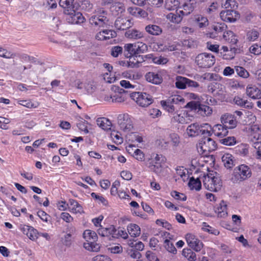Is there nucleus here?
I'll use <instances>...</instances> for the list:
<instances>
[{"mask_svg": "<svg viewBox=\"0 0 261 261\" xmlns=\"http://www.w3.org/2000/svg\"><path fill=\"white\" fill-rule=\"evenodd\" d=\"M125 36L129 39H138L143 37V33L136 29H130L125 33Z\"/></svg>", "mask_w": 261, "mask_h": 261, "instance_id": "nucleus-24", "label": "nucleus"}, {"mask_svg": "<svg viewBox=\"0 0 261 261\" xmlns=\"http://www.w3.org/2000/svg\"><path fill=\"white\" fill-rule=\"evenodd\" d=\"M20 105L28 108H36L38 107V105L32 102L30 100H22Z\"/></svg>", "mask_w": 261, "mask_h": 261, "instance_id": "nucleus-59", "label": "nucleus"}, {"mask_svg": "<svg viewBox=\"0 0 261 261\" xmlns=\"http://www.w3.org/2000/svg\"><path fill=\"white\" fill-rule=\"evenodd\" d=\"M149 116L152 118H158L161 116L162 112L160 110L155 108L150 109L148 112Z\"/></svg>", "mask_w": 261, "mask_h": 261, "instance_id": "nucleus-54", "label": "nucleus"}, {"mask_svg": "<svg viewBox=\"0 0 261 261\" xmlns=\"http://www.w3.org/2000/svg\"><path fill=\"white\" fill-rule=\"evenodd\" d=\"M156 143L158 146L163 149H167L169 144V142L164 139L157 140Z\"/></svg>", "mask_w": 261, "mask_h": 261, "instance_id": "nucleus-55", "label": "nucleus"}, {"mask_svg": "<svg viewBox=\"0 0 261 261\" xmlns=\"http://www.w3.org/2000/svg\"><path fill=\"white\" fill-rule=\"evenodd\" d=\"M221 121L223 125L227 129H232L235 128L238 124L236 117L233 115L225 114L221 117Z\"/></svg>", "mask_w": 261, "mask_h": 261, "instance_id": "nucleus-14", "label": "nucleus"}, {"mask_svg": "<svg viewBox=\"0 0 261 261\" xmlns=\"http://www.w3.org/2000/svg\"><path fill=\"white\" fill-rule=\"evenodd\" d=\"M182 255L189 261H195L196 255L191 249L184 248L182 251Z\"/></svg>", "mask_w": 261, "mask_h": 261, "instance_id": "nucleus-31", "label": "nucleus"}, {"mask_svg": "<svg viewBox=\"0 0 261 261\" xmlns=\"http://www.w3.org/2000/svg\"><path fill=\"white\" fill-rule=\"evenodd\" d=\"M30 229L29 230V232H28L27 236L32 241L36 240L38 238L39 233L38 232L37 229H35L32 226Z\"/></svg>", "mask_w": 261, "mask_h": 261, "instance_id": "nucleus-48", "label": "nucleus"}, {"mask_svg": "<svg viewBox=\"0 0 261 261\" xmlns=\"http://www.w3.org/2000/svg\"><path fill=\"white\" fill-rule=\"evenodd\" d=\"M186 239L188 245L193 250L197 252L201 250L203 243L194 234L188 233L186 236Z\"/></svg>", "mask_w": 261, "mask_h": 261, "instance_id": "nucleus-15", "label": "nucleus"}, {"mask_svg": "<svg viewBox=\"0 0 261 261\" xmlns=\"http://www.w3.org/2000/svg\"><path fill=\"white\" fill-rule=\"evenodd\" d=\"M251 176V168L245 164H242L234 169L232 180L233 182H240L247 180Z\"/></svg>", "mask_w": 261, "mask_h": 261, "instance_id": "nucleus-6", "label": "nucleus"}, {"mask_svg": "<svg viewBox=\"0 0 261 261\" xmlns=\"http://www.w3.org/2000/svg\"><path fill=\"white\" fill-rule=\"evenodd\" d=\"M146 57L139 55H135L129 62V66L135 67L138 66L139 63L146 60Z\"/></svg>", "mask_w": 261, "mask_h": 261, "instance_id": "nucleus-25", "label": "nucleus"}, {"mask_svg": "<svg viewBox=\"0 0 261 261\" xmlns=\"http://www.w3.org/2000/svg\"><path fill=\"white\" fill-rule=\"evenodd\" d=\"M233 101L238 106L245 108H251L252 107L251 102H249L247 100H244L239 96H235L233 98Z\"/></svg>", "mask_w": 261, "mask_h": 261, "instance_id": "nucleus-29", "label": "nucleus"}, {"mask_svg": "<svg viewBox=\"0 0 261 261\" xmlns=\"http://www.w3.org/2000/svg\"><path fill=\"white\" fill-rule=\"evenodd\" d=\"M145 255L149 261H159L156 254L151 251H147Z\"/></svg>", "mask_w": 261, "mask_h": 261, "instance_id": "nucleus-58", "label": "nucleus"}, {"mask_svg": "<svg viewBox=\"0 0 261 261\" xmlns=\"http://www.w3.org/2000/svg\"><path fill=\"white\" fill-rule=\"evenodd\" d=\"M216 212L218 213V215L220 217H224L227 216V207L226 204L224 201H222L220 203V205L217 208Z\"/></svg>", "mask_w": 261, "mask_h": 261, "instance_id": "nucleus-35", "label": "nucleus"}, {"mask_svg": "<svg viewBox=\"0 0 261 261\" xmlns=\"http://www.w3.org/2000/svg\"><path fill=\"white\" fill-rule=\"evenodd\" d=\"M133 24L131 19L124 17H118L115 22V27L119 30H126L130 28Z\"/></svg>", "mask_w": 261, "mask_h": 261, "instance_id": "nucleus-17", "label": "nucleus"}, {"mask_svg": "<svg viewBox=\"0 0 261 261\" xmlns=\"http://www.w3.org/2000/svg\"><path fill=\"white\" fill-rule=\"evenodd\" d=\"M108 13L103 8H98L89 18V22L95 28H106L109 25Z\"/></svg>", "mask_w": 261, "mask_h": 261, "instance_id": "nucleus-3", "label": "nucleus"}, {"mask_svg": "<svg viewBox=\"0 0 261 261\" xmlns=\"http://www.w3.org/2000/svg\"><path fill=\"white\" fill-rule=\"evenodd\" d=\"M236 71L237 73L241 77L247 78L249 76V72L243 67L236 66Z\"/></svg>", "mask_w": 261, "mask_h": 261, "instance_id": "nucleus-45", "label": "nucleus"}, {"mask_svg": "<svg viewBox=\"0 0 261 261\" xmlns=\"http://www.w3.org/2000/svg\"><path fill=\"white\" fill-rule=\"evenodd\" d=\"M153 63L158 64H165L168 61V59L166 58L160 57L159 58L156 57L152 59Z\"/></svg>", "mask_w": 261, "mask_h": 261, "instance_id": "nucleus-64", "label": "nucleus"}, {"mask_svg": "<svg viewBox=\"0 0 261 261\" xmlns=\"http://www.w3.org/2000/svg\"><path fill=\"white\" fill-rule=\"evenodd\" d=\"M212 126L208 123L199 125L198 123H192L187 128V133L190 137H195L200 134L211 136Z\"/></svg>", "mask_w": 261, "mask_h": 261, "instance_id": "nucleus-5", "label": "nucleus"}, {"mask_svg": "<svg viewBox=\"0 0 261 261\" xmlns=\"http://www.w3.org/2000/svg\"><path fill=\"white\" fill-rule=\"evenodd\" d=\"M164 247L165 249L169 252L173 254H176L177 250L174 247V244L169 240L166 239L164 242Z\"/></svg>", "mask_w": 261, "mask_h": 261, "instance_id": "nucleus-39", "label": "nucleus"}, {"mask_svg": "<svg viewBox=\"0 0 261 261\" xmlns=\"http://www.w3.org/2000/svg\"><path fill=\"white\" fill-rule=\"evenodd\" d=\"M185 102V99L181 96L174 95L165 100H161V105L165 111L174 115L172 119V121L184 124L187 123L185 115L184 113L182 115L180 113L178 114V112Z\"/></svg>", "mask_w": 261, "mask_h": 261, "instance_id": "nucleus-1", "label": "nucleus"}, {"mask_svg": "<svg viewBox=\"0 0 261 261\" xmlns=\"http://www.w3.org/2000/svg\"><path fill=\"white\" fill-rule=\"evenodd\" d=\"M211 133L219 138H224L227 135L228 131L224 125L218 124L212 127Z\"/></svg>", "mask_w": 261, "mask_h": 261, "instance_id": "nucleus-19", "label": "nucleus"}, {"mask_svg": "<svg viewBox=\"0 0 261 261\" xmlns=\"http://www.w3.org/2000/svg\"><path fill=\"white\" fill-rule=\"evenodd\" d=\"M203 229L205 231L208 232V233L215 236H217L219 234V231L217 229H215L209 225H207L206 223L205 222L203 223Z\"/></svg>", "mask_w": 261, "mask_h": 261, "instance_id": "nucleus-50", "label": "nucleus"}, {"mask_svg": "<svg viewBox=\"0 0 261 261\" xmlns=\"http://www.w3.org/2000/svg\"><path fill=\"white\" fill-rule=\"evenodd\" d=\"M239 16V14L237 11L232 10L222 11L220 13L221 19L224 21L228 22L236 21Z\"/></svg>", "mask_w": 261, "mask_h": 261, "instance_id": "nucleus-16", "label": "nucleus"}, {"mask_svg": "<svg viewBox=\"0 0 261 261\" xmlns=\"http://www.w3.org/2000/svg\"><path fill=\"white\" fill-rule=\"evenodd\" d=\"M182 15L181 13L176 11L175 13H170L167 15V18L170 21L178 23L181 22L182 19Z\"/></svg>", "mask_w": 261, "mask_h": 261, "instance_id": "nucleus-28", "label": "nucleus"}, {"mask_svg": "<svg viewBox=\"0 0 261 261\" xmlns=\"http://www.w3.org/2000/svg\"><path fill=\"white\" fill-rule=\"evenodd\" d=\"M134 156L138 161H142L144 158V154L140 149H136L134 151Z\"/></svg>", "mask_w": 261, "mask_h": 261, "instance_id": "nucleus-63", "label": "nucleus"}, {"mask_svg": "<svg viewBox=\"0 0 261 261\" xmlns=\"http://www.w3.org/2000/svg\"><path fill=\"white\" fill-rule=\"evenodd\" d=\"M246 94L252 99L261 98V90L255 85H248L246 88Z\"/></svg>", "mask_w": 261, "mask_h": 261, "instance_id": "nucleus-21", "label": "nucleus"}, {"mask_svg": "<svg viewBox=\"0 0 261 261\" xmlns=\"http://www.w3.org/2000/svg\"><path fill=\"white\" fill-rule=\"evenodd\" d=\"M259 36V33L255 30H251L247 33V39L249 41H254Z\"/></svg>", "mask_w": 261, "mask_h": 261, "instance_id": "nucleus-42", "label": "nucleus"}, {"mask_svg": "<svg viewBox=\"0 0 261 261\" xmlns=\"http://www.w3.org/2000/svg\"><path fill=\"white\" fill-rule=\"evenodd\" d=\"M258 138L255 137L251 139L253 147L257 150L256 158L261 160V141H258Z\"/></svg>", "mask_w": 261, "mask_h": 261, "instance_id": "nucleus-34", "label": "nucleus"}, {"mask_svg": "<svg viewBox=\"0 0 261 261\" xmlns=\"http://www.w3.org/2000/svg\"><path fill=\"white\" fill-rule=\"evenodd\" d=\"M117 123L124 132H128L133 128V121L127 114H119L117 117Z\"/></svg>", "mask_w": 261, "mask_h": 261, "instance_id": "nucleus-10", "label": "nucleus"}, {"mask_svg": "<svg viewBox=\"0 0 261 261\" xmlns=\"http://www.w3.org/2000/svg\"><path fill=\"white\" fill-rule=\"evenodd\" d=\"M178 0H166L165 8L169 11L176 10L179 6Z\"/></svg>", "mask_w": 261, "mask_h": 261, "instance_id": "nucleus-33", "label": "nucleus"}, {"mask_svg": "<svg viewBox=\"0 0 261 261\" xmlns=\"http://www.w3.org/2000/svg\"><path fill=\"white\" fill-rule=\"evenodd\" d=\"M97 124L105 130H110L112 126L111 122L107 118H99L96 120Z\"/></svg>", "mask_w": 261, "mask_h": 261, "instance_id": "nucleus-26", "label": "nucleus"}, {"mask_svg": "<svg viewBox=\"0 0 261 261\" xmlns=\"http://www.w3.org/2000/svg\"><path fill=\"white\" fill-rule=\"evenodd\" d=\"M146 32L154 36L160 35L162 33V28L156 24H148L145 28Z\"/></svg>", "mask_w": 261, "mask_h": 261, "instance_id": "nucleus-23", "label": "nucleus"}, {"mask_svg": "<svg viewBox=\"0 0 261 261\" xmlns=\"http://www.w3.org/2000/svg\"><path fill=\"white\" fill-rule=\"evenodd\" d=\"M236 2L234 0H226L224 3H222V7L225 9H233L234 8Z\"/></svg>", "mask_w": 261, "mask_h": 261, "instance_id": "nucleus-60", "label": "nucleus"}, {"mask_svg": "<svg viewBox=\"0 0 261 261\" xmlns=\"http://www.w3.org/2000/svg\"><path fill=\"white\" fill-rule=\"evenodd\" d=\"M249 50L251 53L258 55L261 54V46L257 44H253L250 47Z\"/></svg>", "mask_w": 261, "mask_h": 261, "instance_id": "nucleus-56", "label": "nucleus"}, {"mask_svg": "<svg viewBox=\"0 0 261 261\" xmlns=\"http://www.w3.org/2000/svg\"><path fill=\"white\" fill-rule=\"evenodd\" d=\"M152 164L153 163H147V167L149 170L157 174L161 173L163 170V167L161 164L156 163L155 165H153Z\"/></svg>", "mask_w": 261, "mask_h": 261, "instance_id": "nucleus-36", "label": "nucleus"}, {"mask_svg": "<svg viewBox=\"0 0 261 261\" xmlns=\"http://www.w3.org/2000/svg\"><path fill=\"white\" fill-rule=\"evenodd\" d=\"M106 40L115 37L117 36L116 32L112 30H104Z\"/></svg>", "mask_w": 261, "mask_h": 261, "instance_id": "nucleus-62", "label": "nucleus"}, {"mask_svg": "<svg viewBox=\"0 0 261 261\" xmlns=\"http://www.w3.org/2000/svg\"><path fill=\"white\" fill-rule=\"evenodd\" d=\"M130 97L136 100L137 104L142 107H148L153 101L152 96L146 93L133 92L130 94Z\"/></svg>", "mask_w": 261, "mask_h": 261, "instance_id": "nucleus-8", "label": "nucleus"}, {"mask_svg": "<svg viewBox=\"0 0 261 261\" xmlns=\"http://www.w3.org/2000/svg\"><path fill=\"white\" fill-rule=\"evenodd\" d=\"M110 136L116 144H120L123 142V138L118 134V132L113 131L111 132Z\"/></svg>", "mask_w": 261, "mask_h": 261, "instance_id": "nucleus-47", "label": "nucleus"}, {"mask_svg": "<svg viewBox=\"0 0 261 261\" xmlns=\"http://www.w3.org/2000/svg\"><path fill=\"white\" fill-rule=\"evenodd\" d=\"M136 55L144 53L147 50V46L142 42L135 43Z\"/></svg>", "mask_w": 261, "mask_h": 261, "instance_id": "nucleus-43", "label": "nucleus"}, {"mask_svg": "<svg viewBox=\"0 0 261 261\" xmlns=\"http://www.w3.org/2000/svg\"><path fill=\"white\" fill-rule=\"evenodd\" d=\"M191 110L196 111L202 116H207L212 113V109L208 106L203 105L199 102L192 101L187 103L185 107Z\"/></svg>", "mask_w": 261, "mask_h": 261, "instance_id": "nucleus-9", "label": "nucleus"}, {"mask_svg": "<svg viewBox=\"0 0 261 261\" xmlns=\"http://www.w3.org/2000/svg\"><path fill=\"white\" fill-rule=\"evenodd\" d=\"M70 204L72 206V210H74L76 213H82L83 208L82 206L75 200L70 199Z\"/></svg>", "mask_w": 261, "mask_h": 261, "instance_id": "nucleus-49", "label": "nucleus"}, {"mask_svg": "<svg viewBox=\"0 0 261 261\" xmlns=\"http://www.w3.org/2000/svg\"><path fill=\"white\" fill-rule=\"evenodd\" d=\"M81 7L83 9L89 11L92 9L93 5L89 1L84 0L81 2Z\"/></svg>", "mask_w": 261, "mask_h": 261, "instance_id": "nucleus-61", "label": "nucleus"}, {"mask_svg": "<svg viewBox=\"0 0 261 261\" xmlns=\"http://www.w3.org/2000/svg\"><path fill=\"white\" fill-rule=\"evenodd\" d=\"M197 4L196 0H186L182 5L184 10H179L182 15H188L195 9Z\"/></svg>", "mask_w": 261, "mask_h": 261, "instance_id": "nucleus-18", "label": "nucleus"}, {"mask_svg": "<svg viewBox=\"0 0 261 261\" xmlns=\"http://www.w3.org/2000/svg\"><path fill=\"white\" fill-rule=\"evenodd\" d=\"M127 231L131 237L136 238L141 233L140 227L135 224H130L127 226Z\"/></svg>", "mask_w": 261, "mask_h": 261, "instance_id": "nucleus-27", "label": "nucleus"}, {"mask_svg": "<svg viewBox=\"0 0 261 261\" xmlns=\"http://www.w3.org/2000/svg\"><path fill=\"white\" fill-rule=\"evenodd\" d=\"M146 80L153 84L159 85L163 82V78L161 74L154 72H149L145 75Z\"/></svg>", "mask_w": 261, "mask_h": 261, "instance_id": "nucleus-20", "label": "nucleus"}, {"mask_svg": "<svg viewBox=\"0 0 261 261\" xmlns=\"http://www.w3.org/2000/svg\"><path fill=\"white\" fill-rule=\"evenodd\" d=\"M203 186L205 189L212 192L219 191L222 187V181L219 173L211 171L203 176Z\"/></svg>", "mask_w": 261, "mask_h": 261, "instance_id": "nucleus-2", "label": "nucleus"}, {"mask_svg": "<svg viewBox=\"0 0 261 261\" xmlns=\"http://www.w3.org/2000/svg\"><path fill=\"white\" fill-rule=\"evenodd\" d=\"M169 139L171 144L173 147H177L180 143L179 135L175 133L170 134Z\"/></svg>", "mask_w": 261, "mask_h": 261, "instance_id": "nucleus-38", "label": "nucleus"}, {"mask_svg": "<svg viewBox=\"0 0 261 261\" xmlns=\"http://www.w3.org/2000/svg\"><path fill=\"white\" fill-rule=\"evenodd\" d=\"M128 254L130 257L134 259H140L142 256L139 251L133 249L128 251Z\"/></svg>", "mask_w": 261, "mask_h": 261, "instance_id": "nucleus-57", "label": "nucleus"}, {"mask_svg": "<svg viewBox=\"0 0 261 261\" xmlns=\"http://www.w3.org/2000/svg\"><path fill=\"white\" fill-rule=\"evenodd\" d=\"M67 14L66 20L68 22L71 24H78L83 23L85 19L82 14L75 11L74 9L65 13Z\"/></svg>", "mask_w": 261, "mask_h": 261, "instance_id": "nucleus-12", "label": "nucleus"}, {"mask_svg": "<svg viewBox=\"0 0 261 261\" xmlns=\"http://www.w3.org/2000/svg\"><path fill=\"white\" fill-rule=\"evenodd\" d=\"M222 162L225 167L231 168L233 166V157L230 154H224L222 158Z\"/></svg>", "mask_w": 261, "mask_h": 261, "instance_id": "nucleus-32", "label": "nucleus"}, {"mask_svg": "<svg viewBox=\"0 0 261 261\" xmlns=\"http://www.w3.org/2000/svg\"><path fill=\"white\" fill-rule=\"evenodd\" d=\"M171 195L175 199L181 200L182 201H186L187 197L182 193H179L176 191H173L171 192Z\"/></svg>", "mask_w": 261, "mask_h": 261, "instance_id": "nucleus-52", "label": "nucleus"}, {"mask_svg": "<svg viewBox=\"0 0 261 261\" xmlns=\"http://www.w3.org/2000/svg\"><path fill=\"white\" fill-rule=\"evenodd\" d=\"M235 151L237 153L242 156H245L249 152L248 145L245 144H241L236 148Z\"/></svg>", "mask_w": 261, "mask_h": 261, "instance_id": "nucleus-37", "label": "nucleus"}, {"mask_svg": "<svg viewBox=\"0 0 261 261\" xmlns=\"http://www.w3.org/2000/svg\"><path fill=\"white\" fill-rule=\"evenodd\" d=\"M215 61L214 55L206 53L198 54L195 58V62L200 68L211 67L215 64Z\"/></svg>", "mask_w": 261, "mask_h": 261, "instance_id": "nucleus-7", "label": "nucleus"}, {"mask_svg": "<svg viewBox=\"0 0 261 261\" xmlns=\"http://www.w3.org/2000/svg\"><path fill=\"white\" fill-rule=\"evenodd\" d=\"M188 185L191 190L199 191L201 188V182L198 178L195 179L193 177H191Z\"/></svg>", "mask_w": 261, "mask_h": 261, "instance_id": "nucleus-30", "label": "nucleus"}, {"mask_svg": "<svg viewBox=\"0 0 261 261\" xmlns=\"http://www.w3.org/2000/svg\"><path fill=\"white\" fill-rule=\"evenodd\" d=\"M88 122L86 120H80L77 123L76 125L77 127L82 131L84 132L85 134H88L89 130L87 129Z\"/></svg>", "mask_w": 261, "mask_h": 261, "instance_id": "nucleus-51", "label": "nucleus"}, {"mask_svg": "<svg viewBox=\"0 0 261 261\" xmlns=\"http://www.w3.org/2000/svg\"><path fill=\"white\" fill-rule=\"evenodd\" d=\"M83 238L86 241L84 243L85 249L92 252H98L100 249V245L96 243L98 239L96 233L91 230L87 229L84 231Z\"/></svg>", "mask_w": 261, "mask_h": 261, "instance_id": "nucleus-4", "label": "nucleus"}, {"mask_svg": "<svg viewBox=\"0 0 261 261\" xmlns=\"http://www.w3.org/2000/svg\"><path fill=\"white\" fill-rule=\"evenodd\" d=\"M123 53V48L120 46H113L111 49V55L115 58L118 57L119 55H121Z\"/></svg>", "mask_w": 261, "mask_h": 261, "instance_id": "nucleus-46", "label": "nucleus"}, {"mask_svg": "<svg viewBox=\"0 0 261 261\" xmlns=\"http://www.w3.org/2000/svg\"><path fill=\"white\" fill-rule=\"evenodd\" d=\"M210 137L207 135H203V137L199 143V147L203 152H210L215 150L217 148V144Z\"/></svg>", "mask_w": 261, "mask_h": 261, "instance_id": "nucleus-11", "label": "nucleus"}, {"mask_svg": "<svg viewBox=\"0 0 261 261\" xmlns=\"http://www.w3.org/2000/svg\"><path fill=\"white\" fill-rule=\"evenodd\" d=\"M196 21L199 28L205 27L208 24L207 18L201 15L198 16L196 18Z\"/></svg>", "mask_w": 261, "mask_h": 261, "instance_id": "nucleus-44", "label": "nucleus"}, {"mask_svg": "<svg viewBox=\"0 0 261 261\" xmlns=\"http://www.w3.org/2000/svg\"><path fill=\"white\" fill-rule=\"evenodd\" d=\"M91 195L93 198L98 200L103 205H108V201L102 196H99L94 192L92 193Z\"/></svg>", "mask_w": 261, "mask_h": 261, "instance_id": "nucleus-53", "label": "nucleus"}, {"mask_svg": "<svg viewBox=\"0 0 261 261\" xmlns=\"http://www.w3.org/2000/svg\"><path fill=\"white\" fill-rule=\"evenodd\" d=\"M126 99V96L121 93H118L115 92V93L113 94L112 102L113 103H121L124 101Z\"/></svg>", "mask_w": 261, "mask_h": 261, "instance_id": "nucleus-41", "label": "nucleus"}, {"mask_svg": "<svg viewBox=\"0 0 261 261\" xmlns=\"http://www.w3.org/2000/svg\"><path fill=\"white\" fill-rule=\"evenodd\" d=\"M175 86L178 89H184L187 86L191 87H198L199 84L197 82L189 80L181 76H177L176 77Z\"/></svg>", "mask_w": 261, "mask_h": 261, "instance_id": "nucleus-13", "label": "nucleus"}, {"mask_svg": "<svg viewBox=\"0 0 261 261\" xmlns=\"http://www.w3.org/2000/svg\"><path fill=\"white\" fill-rule=\"evenodd\" d=\"M220 142L225 145L231 146L237 142L234 137H226L220 140Z\"/></svg>", "mask_w": 261, "mask_h": 261, "instance_id": "nucleus-40", "label": "nucleus"}, {"mask_svg": "<svg viewBox=\"0 0 261 261\" xmlns=\"http://www.w3.org/2000/svg\"><path fill=\"white\" fill-rule=\"evenodd\" d=\"M135 43L125 44L124 46L123 54L127 58H129V61L136 55Z\"/></svg>", "mask_w": 261, "mask_h": 261, "instance_id": "nucleus-22", "label": "nucleus"}]
</instances>
